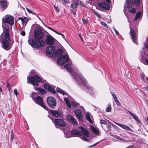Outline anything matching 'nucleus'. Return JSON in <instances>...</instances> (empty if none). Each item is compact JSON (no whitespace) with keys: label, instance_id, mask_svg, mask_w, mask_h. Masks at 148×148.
I'll list each match as a JSON object with an SVG mask.
<instances>
[{"label":"nucleus","instance_id":"f257e3e1","mask_svg":"<svg viewBox=\"0 0 148 148\" xmlns=\"http://www.w3.org/2000/svg\"><path fill=\"white\" fill-rule=\"evenodd\" d=\"M34 39L31 38L28 40V42L32 47L39 48L44 46L45 42L42 39L44 34L39 27H36L34 30Z\"/></svg>","mask_w":148,"mask_h":148},{"label":"nucleus","instance_id":"f03ea898","mask_svg":"<svg viewBox=\"0 0 148 148\" xmlns=\"http://www.w3.org/2000/svg\"><path fill=\"white\" fill-rule=\"evenodd\" d=\"M5 32L3 37L2 41L1 47L5 50L8 51L12 47V44L14 43L13 40L11 42L10 35L9 33V27L6 26L5 27Z\"/></svg>","mask_w":148,"mask_h":148},{"label":"nucleus","instance_id":"7ed1b4c3","mask_svg":"<svg viewBox=\"0 0 148 148\" xmlns=\"http://www.w3.org/2000/svg\"><path fill=\"white\" fill-rule=\"evenodd\" d=\"M71 135L74 136H78L82 140L88 142L89 140L88 138L89 136L88 132L82 127H80L78 129H74L71 130Z\"/></svg>","mask_w":148,"mask_h":148},{"label":"nucleus","instance_id":"20e7f679","mask_svg":"<svg viewBox=\"0 0 148 148\" xmlns=\"http://www.w3.org/2000/svg\"><path fill=\"white\" fill-rule=\"evenodd\" d=\"M34 93H32L31 95V97L35 101V103L42 106L45 110H47L48 109V108L43 104V101L42 97L40 96H38L34 98Z\"/></svg>","mask_w":148,"mask_h":148},{"label":"nucleus","instance_id":"39448f33","mask_svg":"<svg viewBox=\"0 0 148 148\" xmlns=\"http://www.w3.org/2000/svg\"><path fill=\"white\" fill-rule=\"evenodd\" d=\"M27 80L33 85H38V82H41L42 80L37 75H35L33 76L28 78L27 77Z\"/></svg>","mask_w":148,"mask_h":148},{"label":"nucleus","instance_id":"423d86ee","mask_svg":"<svg viewBox=\"0 0 148 148\" xmlns=\"http://www.w3.org/2000/svg\"><path fill=\"white\" fill-rule=\"evenodd\" d=\"M130 34L133 42L135 43L138 44L137 36L138 34V30L137 29H134L130 27Z\"/></svg>","mask_w":148,"mask_h":148},{"label":"nucleus","instance_id":"0eeeda50","mask_svg":"<svg viewBox=\"0 0 148 148\" xmlns=\"http://www.w3.org/2000/svg\"><path fill=\"white\" fill-rule=\"evenodd\" d=\"M14 18L12 16L10 15H7L2 18V21L4 23H8L11 26L14 24Z\"/></svg>","mask_w":148,"mask_h":148},{"label":"nucleus","instance_id":"6e6552de","mask_svg":"<svg viewBox=\"0 0 148 148\" xmlns=\"http://www.w3.org/2000/svg\"><path fill=\"white\" fill-rule=\"evenodd\" d=\"M47 101L49 106L51 108H54L56 106L57 102L56 99L52 97H49L47 99Z\"/></svg>","mask_w":148,"mask_h":148},{"label":"nucleus","instance_id":"1a4fd4ad","mask_svg":"<svg viewBox=\"0 0 148 148\" xmlns=\"http://www.w3.org/2000/svg\"><path fill=\"white\" fill-rule=\"evenodd\" d=\"M68 55L67 54H66L59 58L57 62L60 65H62L68 62Z\"/></svg>","mask_w":148,"mask_h":148},{"label":"nucleus","instance_id":"9d476101","mask_svg":"<svg viewBox=\"0 0 148 148\" xmlns=\"http://www.w3.org/2000/svg\"><path fill=\"white\" fill-rule=\"evenodd\" d=\"M75 79L76 80L77 82L79 84V85H84L85 87L87 88V90H90V91H89L90 92L91 90H92V88L88 86L87 84H86V81L84 79V77H82V76L80 75L79 77V79L81 81L82 83H80L79 81L77 79L76 77H75Z\"/></svg>","mask_w":148,"mask_h":148},{"label":"nucleus","instance_id":"9b49d317","mask_svg":"<svg viewBox=\"0 0 148 148\" xmlns=\"http://www.w3.org/2000/svg\"><path fill=\"white\" fill-rule=\"evenodd\" d=\"M98 5L99 7L101 8V10H109L110 9V5L106 3L104 1L102 3H98Z\"/></svg>","mask_w":148,"mask_h":148},{"label":"nucleus","instance_id":"f8f14e48","mask_svg":"<svg viewBox=\"0 0 148 148\" xmlns=\"http://www.w3.org/2000/svg\"><path fill=\"white\" fill-rule=\"evenodd\" d=\"M55 49V47L53 46L47 47L46 50L47 55L49 57L52 56L53 55Z\"/></svg>","mask_w":148,"mask_h":148},{"label":"nucleus","instance_id":"ddd939ff","mask_svg":"<svg viewBox=\"0 0 148 148\" xmlns=\"http://www.w3.org/2000/svg\"><path fill=\"white\" fill-rule=\"evenodd\" d=\"M55 39L50 34L47 35L45 42L48 45H52L54 43Z\"/></svg>","mask_w":148,"mask_h":148},{"label":"nucleus","instance_id":"4468645a","mask_svg":"<svg viewBox=\"0 0 148 148\" xmlns=\"http://www.w3.org/2000/svg\"><path fill=\"white\" fill-rule=\"evenodd\" d=\"M56 125L57 126L65 127L66 124L64 121L62 119H56L54 120Z\"/></svg>","mask_w":148,"mask_h":148},{"label":"nucleus","instance_id":"2eb2a0df","mask_svg":"<svg viewBox=\"0 0 148 148\" xmlns=\"http://www.w3.org/2000/svg\"><path fill=\"white\" fill-rule=\"evenodd\" d=\"M74 112L78 119L81 121H83V116L81 111L79 109H78L75 110Z\"/></svg>","mask_w":148,"mask_h":148},{"label":"nucleus","instance_id":"dca6fc26","mask_svg":"<svg viewBox=\"0 0 148 148\" xmlns=\"http://www.w3.org/2000/svg\"><path fill=\"white\" fill-rule=\"evenodd\" d=\"M50 112L52 114L53 116L56 117H62V116L61 113L57 110H51Z\"/></svg>","mask_w":148,"mask_h":148},{"label":"nucleus","instance_id":"f3484780","mask_svg":"<svg viewBox=\"0 0 148 148\" xmlns=\"http://www.w3.org/2000/svg\"><path fill=\"white\" fill-rule=\"evenodd\" d=\"M67 118L69 122L73 123L74 125L77 124V122L74 116L71 115H69L67 116Z\"/></svg>","mask_w":148,"mask_h":148},{"label":"nucleus","instance_id":"a211bd4d","mask_svg":"<svg viewBox=\"0 0 148 148\" xmlns=\"http://www.w3.org/2000/svg\"><path fill=\"white\" fill-rule=\"evenodd\" d=\"M72 2L71 7L73 8H77V5H82V3L79 0H72Z\"/></svg>","mask_w":148,"mask_h":148},{"label":"nucleus","instance_id":"6ab92c4d","mask_svg":"<svg viewBox=\"0 0 148 148\" xmlns=\"http://www.w3.org/2000/svg\"><path fill=\"white\" fill-rule=\"evenodd\" d=\"M44 87L45 88L48 90L52 93L55 94L56 93V91L55 90L54 88L49 86L47 84H45L44 85Z\"/></svg>","mask_w":148,"mask_h":148},{"label":"nucleus","instance_id":"aec40b11","mask_svg":"<svg viewBox=\"0 0 148 148\" xmlns=\"http://www.w3.org/2000/svg\"><path fill=\"white\" fill-rule=\"evenodd\" d=\"M133 2L132 0H126L124 4V8H130L132 6Z\"/></svg>","mask_w":148,"mask_h":148},{"label":"nucleus","instance_id":"412c9836","mask_svg":"<svg viewBox=\"0 0 148 148\" xmlns=\"http://www.w3.org/2000/svg\"><path fill=\"white\" fill-rule=\"evenodd\" d=\"M115 123L116 124L125 130L130 131H132V130L130 127L126 125L116 122H115Z\"/></svg>","mask_w":148,"mask_h":148},{"label":"nucleus","instance_id":"4be33fe9","mask_svg":"<svg viewBox=\"0 0 148 148\" xmlns=\"http://www.w3.org/2000/svg\"><path fill=\"white\" fill-rule=\"evenodd\" d=\"M126 110L129 113L132 115L133 118L136 121V122L138 123L140 122L138 117L136 114H133L129 111H128L127 109H126Z\"/></svg>","mask_w":148,"mask_h":148},{"label":"nucleus","instance_id":"5701e85b","mask_svg":"<svg viewBox=\"0 0 148 148\" xmlns=\"http://www.w3.org/2000/svg\"><path fill=\"white\" fill-rule=\"evenodd\" d=\"M63 50L62 49H58L55 52V56L59 57L61 56L63 53Z\"/></svg>","mask_w":148,"mask_h":148},{"label":"nucleus","instance_id":"b1692460","mask_svg":"<svg viewBox=\"0 0 148 148\" xmlns=\"http://www.w3.org/2000/svg\"><path fill=\"white\" fill-rule=\"evenodd\" d=\"M112 95L113 96V98L114 99L115 102H116L117 105L118 106H120L121 103L119 101L116 96L114 93H112Z\"/></svg>","mask_w":148,"mask_h":148},{"label":"nucleus","instance_id":"393cba45","mask_svg":"<svg viewBox=\"0 0 148 148\" xmlns=\"http://www.w3.org/2000/svg\"><path fill=\"white\" fill-rule=\"evenodd\" d=\"M57 91L58 92L63 95H67L68 93L66 92L60 88L57 87L56 88Z\"/></svg>","mask_w":148,"mask_h":148},{"label":"nucleus","instance_id":"a878e982","mask_svg":"<svg viewBox=\"0 0 148 148\" xmlns=\"http://www.w3.org/2000/svg\"><path fill=\"white\" fill-rule=\"evenodd\" d=\"M7 5V3L5 0H3L0 1V7L2 8H5Z\"/></svg>","mask_w":148,"mask_h":148},{"label":"nucleus","instance_id":"bb28decb","mask_svg":"<svg viewBox=\"0 0 148 148\" xmlns=\"http://www.w3.org/2000/svg\"><path fill=\"white\" fill-rule=\"evenodd\" d=\"M91 130L95 134L97 135H98L99 133V130L94 127H92Z\"/></svg>","mask_w":148,"mask_h":148},{"label":"nucleus","instance_id":"cd10ccee","mask_svg":"<svg viewBox=\"0 0 148 148\" xmlns=\"http://www.w3.org/2000/svg\"><path fill=\"white\" fill-rule=\"evenodd\" d=\"M35 90L38 91V92H39L42 94L46 93L45 90L43 89L37 88L35 89Z\"/></svg>","mask_w":148,"mask_h":148},{"label":"nucleus","instance_id":"c85d7f7f","mask_svg":"<svg viewBox=\"0 0 148 148\" xmlns=\"http://www.w3.org/2000/svg\"><path fill=\"white\" fill-rule=\"evenodd\" d=\"M64 67L68 71L70 72L72 71L73 69L72 67L69 64H65L64 66Z\"/></svg>","mask_w":148,"mask_h":148},{"label":"nucleus","instance_id":"c756f323","mask_svg":"<svg viewBox=\"0 0 148 148\" xmlns=\"http://www.w3.org/2000/svg\"><path fill=\"white\" fill-rule=\"evenodd\" d=\"M141 15V13L140 11L138 12L136 14V16L134 18V20L135 21L137 20L139 18Z\"/></svg>","mask_w":148,"mask_h":148},{"label":"nucleus","instance_id":"7c9ffc66","mask_svg":"<svg viewBox=\"0 0 148 148\" xmlns=\"http://www.w3.org/2000/svg\"><path fill=\"white\" fill-rule=\"evenodd\" d=\"M108 107L106 108V110L107 112H110L111 110V105L110 103H108Z\"/></svg>","mask_w":148,"mask_h":148},{"label":"nucleus","instance_id":"2f4dec72","mask_svg":"<svg viewBox=\"0 0 148 148\" xmlns=\"http://www.w3.org/2000/svg\"><path fill=\"white\" fill-rule=\"evenodd\" d=\"M18 19L21 21L22 24L23 25H26L25 22V21L24 19V17H23V18L22 17H19L18 18Z\"/></svg>","mask_w":148,"mask_h":148},{"label":"nucleus","instance_id":"473e14b6","mask_svg":"<svg viewBox=\"0 0 148 148\" xmlns=\"http://www.w3.org/2000/svg\"><path fill=\"white\" fill-rule=\"evenodd\" d=\"M134 5L136 6H139L140 4L139 0H134Z\"/></svg>","mask_w":148,"mask_h":148},{"label":"nucleus","instance_id":"72a5a7b5","mask_svg":"<svg viewBox=\"0 0 148 148\" xmlns=\"http://www.w3.org/2000/svg\"><path fill=\"white\" fill-rule=\"evenodd\" d=\"M86 116L87 120L89 121L91 120L90 115L89 113H87L86 114Z\"/></svg>","mask_w":148,"mask_h":148},{"label":"nucleus","instance_id":"f704fd0d","mask_svg":"<svg viewBox=\"0 0 148 148\" xmlns=\"http://www.w3.org/2000/svg\"><path fill=\"white\" fill-rule=\"evenodd\" d=\"M136 9L133 8H132V9L130 11V12L133 13L134 14H135V13L136 12Z\"/></svg>","mask_w":148,"mask_h":148},{"label":"nucleus","instance_id":"c9c22d12","mask_svg":"<svg viewBox=\"0 0 148 148\" xmlns=\"http://www.w3.org/2000/svg\"><path fill=\"white\" fill-rule=\"evenodd\" d=\"M82 20L84 23V24L85 25H86L88 23L86 19L83 18Z\"/></svg>","mask_w":148,"mask_h":148},{"label":"nucleus","instance_id":"e433bc0d","mask_svg":"<svg viewBox=\"0 0 148 148\" xmlns=\"http://www.w3.org/2000/svg\"><path fill=\"white\" fill-rule=\"evenodd\" d=\"M100 123L101 124H103L105 125H107V124L106 121L104 120H101L100 121Z\"/></svg>","mask_w":148,"mask_h":148},{"label":"nucleus","instance_id":"4c0bfd02","mask_svg":"<svg viewBox=\"0 0 148 148\" xmlns=\"http://www.w3.org/2000/svg\"><path fill=\"white\" fill-rule=\"evenodd\" d=\"M7 87L8 88L9 91H10L11 89V87L8 82H7Z\"/></svg>","mask_w":148,"mask_h":148},{"label":"nucleus","instance_id":"58836bf2","mask_svg":"<svg viewBox=\"0 0 148 148\" xmlns=\"http://www.w3.org/2000/svg\"><path fill=\"white\" fill-rule=\"evenodd\" d=\"M114 137L115 138H117V139H118L120 140H122V139H121V138L119 136H117V135H114Z\"/></svg>","mask_w":148,"mask_h":148},{"label":"nucleus","instance_id":"ea45409f","mask_svg":"<svg viewBox=\"0 0 148 148\" xmlns=\"http://www.w3.org/2000/svg\"><path fill=\"white\" fill-rule=\"evenodd\" d=\"M24 19L25 20V25H26L27 22L28 21L29 19V18L26 17H24Z\"/></svg>","mask_w":148,"mask_h":148},{"label":"nucleus","instance_id":"a19ab883","mask_svg":"<svg viewBox=\"0 0 148 148\" xmlns=\"http://www.w3.org/2000/svg\"><path fill=\"white\" fill-rule=\"evenodd\" d=\"M101 24L102 26H103L105 27H107V24L105 22H102L101 23Z\"/></svg>","mask_w":148,"mask_h":148},{"label":"nucleus","instance_id":"79ce46f5","mask_svg":"<svg viewBox=\"0 0 148 148\" xmlns=\"http://www.w3.org/2000/svg\"><path fill=\"white\" fill-rule=\"evenodd\" d=\"M106 127L107 128V131H109L110 130V126L109 125H108L106 126Z\"/></svg>","mask_w":148,"mask_h":148},{"label":"nucleus","instance_id":"37998d69","mask_svg":"<svg viewBox=\"0 0 148 148\" xmlns=\"http://www.w3.org/2000/svg\"><path fill=\"white\" fill-rule=\"evenodd\" d=\"M20 34L23 36H24L25 35V33L24 31H22L20 32Z\"/></svg>","mask_w":148,"mask_h":148},{"label":"nucleus","instance_id":"c03bdc74","mask_svg":"<svg viewBox=\"0 0 148 148\" xmlns=\"http://www.w3.org/2000/svg\"><path fill=\"white\" fill-rule=\"evenodd\" d=\"M11 140L12 141L13 139V138L14 137V135L12 131L11 132Z\"/></svg>","mask_w":148,"mask_h":148},{"label":"nucleus","instance_id":"a18cd8bd","mask_svg":"<svg viewBox=\"0 0 148 148\" xmlns=\"http://www.w3.org/2000/svg\"><path fill=\"white\" fill-rule=\"evenodd\" d=\"M72 105L74 107H76L78 106L77 103L75 102H72Z\"/></svg>","mask_w":148,"mask_h":148},{"label":"nucleus","instance_id":"49530a36","mask_svg":"<svg viewBox=\"0 0 148 148\" xmlns=\"http://www.w3.org/2000/svg\"><path fill=\"white\" fill-rule=\"evenodd\" d=\"M64 100L66 103L69 102V100L67 98H64Z\"/></svg>","mask_w":148,"mask_h":148},{"label":"nucleus","instance_id":"de8ad7c7","mask_svg":"<svg viewBox=\"0 0 148 148\" xmlns=\"http://www.w3.org/2000/svg\"><path fill=\"white\" fill-rule=\"evenodd\" d=\"M94 13L98 18H101V16L99 14L95 12H94Z\"/></svg>","mask_w":148,"mask_h":148},{"label":"nucleus","instance_id":"09e8293b","mask_svg":"<svg viewBox=\"0 0 148 148\" xmlns=\"http://www.w3.org/2000/svg\"><path fill=\"white\" fill-rule=\"evenodd\" d=\"M14 93L15 94L16 96L17 97V95L18 94V93L17 90L15 88L14 89Z\"/></svg>","mask_w":148,"mask_h":148},{"label":"nucleus","instance_id":"8fccbe9b","mask_svg":"<svg viewBox=\"0 0 148 148\" xmlns=\"http://www.w3.org/2000/svg\"><path fill=\"white\" fill-rule=\"evenodd\" d=\"M26 9L27 11L29 13H32V12L28 8H26Z\"/></svg>","mask_w":148,"mask_h":148},{"label":"nucleus","instance_id":"3c124183","mask_svg":"<svg viewBox=\"0 0 148 148\" xmlns=\"http://www.w3.org/2000/svg\"><path fill=\"white\" fill-rule=\"evenodd\" d=\"M26 9L27 11L29 13H32V12L28 8H26Z\"/></svg>","mask_w":148,"mask_h":148},{"label":"nucleus","instance_id":"603ef678","mask_svg":"<svg viewBox=\"0 0 148 148\" xmlns=\"http://www.w3.org/2000/svg\"><path fill=\"white\" fill-rule=\"evenodd\" d=\"M47 27L48 28H49L52 31L54 32H56V31L54 29L52 28H51L49 27Z\"/></svg>","mask_w":148,"mask_h":148},{"label":"nucleus","instance_id":"864d4df0","mask_svg":"<svg viewBox=\"0 0 148 148\" xmlns=\"http://www.w3.org/2000/svg\"><path fill=\"white\" fill-rule=\"evenodd\" d=\"M67 106L69 108H71V105L70 103V102L66 103Z\"/></svg>","mask_w":148,"mask_h":148},{"label":"nucleus","instance_id":"5fc2aeb1","mask_svg":"<svg viewBox=\"0 0 148 148\" xmlns=\"http://www.w3.org/2000/svg\"><path fill=\"white\" fill-rule=\"evenodd\" d=\"M54 8L55 9H56V11L58 12L59 11V9L57 7H56L55 5H54Z\"/></svg>","mask_w":148,"mask_h":148},{"label":"nucleus","instance_id":"6e6d98bb","mask_svg":"<svg viewBox=\"0 0 148 148\" xmlns=\"http://www.w3.org/2000/svg\"><path fill=\"white\" fill-rule=\"evenodd\" d=\"M145 46L147 48V49H148V41L145 44Z\"/></svg>","mask_w":148,"mask_h":148},{"label":"nucleus","instance_id":"4d7b16f0","mask_svg":"<svg viewBox=\"0 0 148 148\" xmlns=\"http://www.w3.org/2000/svg\"><path fill=\"white\" fill-rule=\"evenodd\" d=\"M99 143V142H97V143L94 144L93 145H92L90 146V147H93L94 146H95L97 144H98Z\"/></svg>","mask_w":148,"mask_h":148},{"label":"nucleus","instance_id":"13d9d810","mask_svg":"<svg viewBox=\"0 0 148 148\" xmlns=\"http://www.w3.org/2000/svg\"><path fill=\"white\" fill-rule=\"evenodd\" d=\"M62 1L64 3H67V0H62Z\"/></svg>","mask_w":148,"mask_h":148},{"label":"nucleus","instance_id":"bf43d9fd","mask_svg":"<svg viewBox=\"0 0 148 148\" xmlns=\"http://www.w3.org/2000/svg\"><path fill=\"white\" fill-rule=\"evenodd\" d=\"M55 33L57 34H59L60 35H61V36L63 35V34H62L60 33H58V32H57L56 31V32Z\"/></svg>","mask_w":148,"mask_h":148},{"label":"nucleus","instance_id":"052dcab7","mask_svg":"<svg viewBox=\"0 0 148 148\" xmlns=\"http://www.w3.org/2000/svg\"><path fill=\"white\" fill-rule=\"evenodd\" d=\"M145 120L147 122V124L148 125V116L146 118Z\"/></svg>","mask_w":148,"mask_h":148},{"label":"nucleus","instance_id":"680f3d73","mask_svg":"<svg viewBox=\"0 0 148 148\" xmlns=\"http://www.w3.org/2000/svg\"><path fill=\"white\" fill-rule=\"evenodd\" d=\"M71 11L72 12V13L74 15H76V11H72V10H71Z\"/></svg>","mask_w":148,"mask_h":148},{"label":"nucleus","instance_id":"e2e57ef3","mask_svg":"<svg viewBox=\"0 0 148 148\" xmlns=\"http://www.w3.org/2000/svg\"><path fill=\"white\" fill-rule=\"evenodd\" d=\"M115 33L116 34H117V35H118V34H119V32H118V31H117V30L115 32Z\"/></svg>","mask_w":148,"mask_h":148},{"label":"nucleus","instance_id":"0e129e2a","mask_svg":"<svg viewBox=\"0 0 148 148\" xmlns=\"http://www.w3.org/2000/svg\"><path fill=\"white\" fill-rule=\"evenodd\" d=\"M2 90L1 87H0V92H2Z\"/></svg>","mask_w":148,"mask_h":148},{"label":"nucleus","instance_id":"69168bd1","mask_svg":"<svg viewBox=\"0 0 148 148\" xmlns=\"http://www.w3.org/2000/svg\"><path fill=\"white\" fill-rule=\"evenodd\" d=\"M146 89L147 90H148V86H147L146 87Z\"/></svg>","mask_w":148,"mask_h":148},{"label":"nucleus","instance_id":"338daca9","mask_svg":"<svg viewBox=\"0 0 148 148\" xmlns=\"http://www.w3.org/2000/svg\"><path fill=\"white\" fill-rule=\"evenodd\" d=\"M62 37L64 39H65V37L64 36V35L63 34V35H62Z\"/></svg>","mask_w":148,"mask_h":148},{"label":"nucleus","instance_id":"774afa93","mask_svg":"<svg viewBox=\"0 0 148 148\" xmlns=\"http://www.w3.org/2000/svg\"><path fill=\"white\" fill-rule=\"evenodd\" d=\"M32 14H34V15L36 14V13L34 12H32Z\"/></svg>","mask_w":148,"mask_h":148}]
</instances>
